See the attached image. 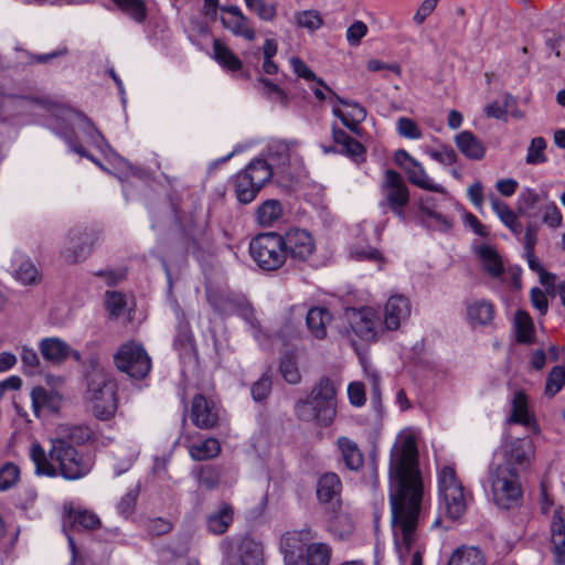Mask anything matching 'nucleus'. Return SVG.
Listing matches in <instances>:
<instances>
[{
  "instance_id": "f257e3e1",
  "label": "nucleus",
  "mask_w": 565,
  "mask_h": 565,
  "mask_svg": "<svg viewBox=\"0 0 565 565\" xmlns=\"http://www.w3.org/2000/svg\"><path fill=\"white\" fill-rule=\"evenodd\" d=\"M390 503L394 535H401L408 551L416 540V530L424 502V482L418 466L416 438L399 435L390 456Z\"/></svg>"
},
{
  "instance_id": "f03ea898",
  "label": "nucleus",
  "mask_w": 565,
  "mask_h": 565,
  "mask_svg": "<svg viewBox=\"0 0 565 565\" xmlns=\"http://www.w3.org/2000/svg\"><path fill=\"white\" fill-rule=\"evenodd\" d=\"M30 457L38 475L55 477L61 475L66 480H77L89 473L93 463L81 455L77 449L64 438L51 440L49 456L43 447L34 443L30 448Z\"/></svg>"
},
{
  "instance_id": "7ed1b4c3",
  "label": "nucleus",
  "mask_w": 565,
  "mask_h": 565,
  "mask_svg": "<svg viewBox=\"0 0 565 565\" xmlns=\"http://www.w3.org/2000/svg\"><path fill=\"white\" fill-rule=\"evenodd\" d=\"M85 398L94 416L102 420L111 418L118 407L117 384L97 358L89 360L86 371Z\"/></svg>"
},
{
  "instance_id": "20e7f679",
  "label": "nucleus",
  "mask_w": 565,
  "mask_h": 565,
  "mask_svg": "<svg viewBox=\"0 0 565 565\" xmlns=\"http://www.w3.org/2000/svg\"><path fill=\"white\" fill-rule=\"evenodd\" d=\"M318 533L310 526L285 533V565H330L332 547L313 542Z\"/></svg>"
},
{
  "instance_id": "39448f33",
  "label": "nucleus",
  "mask_w": 565,
  "mask_h": 565,
  "mask_svg": "<svg viewBox=\"0 0 565 565\" xmlns=\"http://www.w3.org/2000/svg\"><path fill=\"white\" fill-rule=\"evenodd\" d=\"M297 417L305 422H315L319 426L331 425L337 415V388L334 382L323 376L312 387L306 399L295 406Z\"/></svg>"
},
{
  "instance_id": "423d86ee",
  "label": "nucleus",
  "mask_w": 565,
  "mask_h": 565,
  "mask_svg": "<svg viewBox=\"0 0 565 565\" xmlns=\"http://www.w3.org/2000/svg\"><path fill=\"white\" fill-rule=\"evenodd\" d=\"M489 482L492 500L499 508L508 510L519 503L522 488L516 468L492 463L489 468Z\"/></svg>"
},
{
  "instance_id": "0eeeda50",
  "label": "nucleus",
  "mask_w": 565,
  "mask_h": 565,
  "mask_svg": "<svg viewBox=\"0 0 565 565\" xmlns=\"http://www.w3.org/2000/svg\"><path fill=\"white\" fill-rule=\"evenodd\" d=\"M440 509L452 520L459 519L467 508L463 487L454 468L445 466L438 473Z\"/></svg>"
},
{
  "instance_id": "6e6552de",
  "label": "nucleus",
  "mask_w": 565,
  "mask_h": 565,
  "mask_svg": "<svg viewBox=\"0 0 565 565\" xmlns=\"http://www.w3.org/2000/svg\"><path fill=\"white\" fill-rule=\"evenodd\" d=\"M273 177L269 163L263 159L253 160L235 178V193L241 203L247 204L255 200L260 189Z\"/></svg>"
},
{
  "instance_id": "1a4fd4ad",
  "label": "nucleus",
  "mask_w": 565,
  "mask_h": 565,
  "mask_svg": "<svg viewBox=\"0 0 565 565\" xmlns=\"http://www.w3.org/2000/svg\"><path fill=\"white\" fill-rule=\"evenodd\" d=\"M249 253L263 270H276L282 265V236L276 232L258 234L250 241Z\"/></svg>"
},
{
  "instance_id": "9d476101",
  "label": "nucleus",
  "mask_w": 565,
  "mask_h": 565,
  "mask_svg": "<svg viewBox=\"0 0 565 565\" xmlns=\"http://www.w3.org/2000/svg\"><path fill=\"white\" fill-rule=\"evenodd\" d=\"M114 363L120 372L136 380L146 377L151 370L148 353L135 341L126 342L118 348L114 354Z\"/></svg>"
},
{
  "instance_id": "9b49d317",
  "label": "nucleus",
  "mask_w": 565,
  "mask_h": 565,
  "mask_svg": "<svg viewBox=\"0 0 565 565\" xmlns=\"http://www.w3.org/2000/svg\"><path fill=\"white\" fill-rule=\"evenodd\" d=\"M535 455L534 443L530 437L511 438L505 440L497 458L501 461L494 462L498 466H510L516 470H525L530 467Z\"/></svg>"
},
{
  "instance_id": "f8f14e48",
  "label": "nucleus",
  "mask_w": 565,
  "mask_h": 565,
  "mask_svg": "<svg viewBox=\"0 0 565 565\" xmlns=\"http://www.w3.org/2000/svg\"><path fill=\"white\" fill-rule=\"evenodd\" d=\"M381 193L383 196L381 204H386L394 214L404 220L403 209L409 201V191L403 177L394 170H386Z\"/></svg>"
},
{
  "instance_id": "ddd939ff",
  "label": "nucleus",
  "mask_w": 565,
  "mask_h": 565,
  "mask_svg": "<svg viewBox=\"0 0 565 565\" xmlns=\"http://www.w3.org/2000/svg\"><path fill=\"white\" fill-rule=\"evenodd\" d=\"M94 239L85 228L70 230L61 242L60 254L67 264H77L85 260L92 253Z\"/></svg>"
},
{
  "instance_id": "4468645a",
  "label": "nucleus",
  "mask_w": 565,
  "mask_h": 565,
  "mask_svg": "<svg viewBox=\"0 0 565 565\" xmlns=\"http://www.w3.org/2000/svg\"><path fill=\"white\" fill-rule=\"evenodd\" d=\"M349 321L352 332L365 341L376 340L384 331L376 311L370 307L353 310L349 315Z\"/></svg>"
},
{
  "instance_id": "2eb2a0df",
  "label": "nucleus",
  "mask_w": 565,
  "mask_h": 565,
  "mask_svg": "<svg viewBox=\"0 0 565 565\" xmlns=\"http://www.w3.org/2000/svg\"><path fill=\"white\" fill-rule=\"evenodd\" d=\"M445 200V195L441 199L433 195H424L419 199V217L423 224L440 232H447L452 227V221L440 212L441 202Z\"/></svg>"
},
{
  "instance_id": "dca6fc26",
  "label": "nucleus",
  "mask_w": 565,
  "mask_h": 565,
  "mask_svg": "<svg viewBox=\"0 0 565 565\" xmlns=\"http://www.w3.org/2000/svg\"><path fill=\"white\" fill-rule=\"evenodd\" d=\"M220 408L213 399L203 394L193 396L190 411L193 425L201 429H211L216 426Z\"/></svg>"
},
{
  "instance_id": "f3484780",
  "label": "nucleus",
  "mask_w": 565,
  "mask_h": 565,
  "mask_svg": "<svg viewBox=\"0 0 565 565\" xmlns=\"http://www.w3.org/2000/svg\"><path fill=\"white\" fill-rule=\"evenodd\" d=\"M263 554L259 542L243 537L228 553L225 565H263Z\"/></svg>"
},
{
  "instance_id": "a211bd4d",
  "label": "nucleus",
  "mask_w": 565,
  "mask_h": 565,
  "mask_svg": "<svg viewBox=\"0 0 565 565\" xmlns=\"http://www.w3.org/2000/svg\"><path fill=\"white\" fill-rule=\"evenodd\" d=\"M315 250V242L309 232L305 230H290L285 233V258L290 256L295 260H306Z\"/></svg>"
},
{
  "instance_id": "6ab92c4d",
  "label": "nucleus",
  "mask_w": 565,
  "mask_h": 565,
  "mask_svg": "<svg viewBox=\"0 0 565 565\" xmlns=\"http://www.w3.org/2000/svg\"><path fill=\"white\" fill-rule=\"evenodd\" d=\"M411 302L403 295L388 298L384 308L383 330H397L411 316Z\"/></svg>"
},
{
  "instance_id": "aec40b11",
  "label": "nucleus",
  "mask_w": 565,
  "mask_h": 565,
  "mask_svg": "<svg viewBox=\"0 0 565 565\" xmlns=\"http://www.w3.org/2000/svg\"><path fill=\"white\" fill-rule=\"evenodd\" d=\"M342 481L335 472H324L317 481V499L322 504H339Z\"/></svg>"
},
{
  "instance_id": "412c9836",
  "label": "nucleus",
  "mask_w": 565,
  "mask_h": 565,
  "mask_svg": "<svg viewBox=\"0 0 565 565\" xmlns=\"http://www.w3.org/2000/svg\"><path fill=\"white\" fill-rule=\"evenodd\" d=\"M42 356L52 364L63 363L72 353L76 360H79V353L60 338H45L40 342Z\"/></svg>"
},
{
  "instance_id": "4be33fe9",
  "label": "nucleus",
  "mask_w": 565,
  "mask_h": 565,
  "mask_svg": "<svg viewBox=\"0 0 565 565\" xmlns=\"http://www.w3.org/2000/svg\"><path fill=\"white\" fill-rule=\"evenodd\" d=\"M234 520V509L227 502H221L206 516L207 531L215 535L224 534Z\"/></svg>"
},
{
  "instance_id": "5701e85b",
  "label": "nucleus",
  "mask_w": 565,
  "mask_h": 565,
  "mask_svg": "<svg viewBox=\"0 0 565 565\" xmlns=\"http://www.w3.org/2000/svg\"><path fill=\"white\" fill-rule=\"evenodd\" d=\"M551 534L555 565H565V516L562 509L553 513Z\"/></svg>"
},
{
  "instance_id": "b1692460",
  "label": "nucleus",
  "mask_w": 565,
  "mask_h": 565,
  "mask_svg": "<svg viewBox=\"0 0 565 565\" xmlns=\"http://www.w3.org/2000/svg\"><path fill=\"white\" fill-rule=\"evenodd\" d=\"M338 102L345 108H348L347 113L341 111L340 109H333V114L342 121V124L351 130H355L356 126L360 125L366 118L365 108L356 102H352L349 99L341 98L334 94Z\"/></svg>"
},
{
  "instance_id": "393cba45",
  "label": "nucleus",
  "mask_w": 565,
  "mask_h": 565,
  "mask_svg": "<svg viewBox=\"0 0 565 565\" xmlns=\"http://www.w3.org/2000/svg\"><path fill=\"white\" fill-rule=\"evenodd\" d=\"M337 447L349 470L358 471L362 468L364 456L355 441L349 437L341 436L337 439Z\"/></svg>"
},
{
  "instance_id": "a878e982",
  "label": "nucleus",
  "mask_w": 565,
  "mask_h": 565,
  "mask_svg": "<svg viewBox=\"0 0 565 565\" xmlns=\"http://www.w3.org/2000/svg\"><path fill=\"white\" fill-rule=\"evenodd\" d=\"M509 424H519L525 427L534 428L537 430V426L533 415L529 412L527 397L524 392L519 391L514 394L512 399V411L508 418Z\"/></svg>"
},
{
  "instance_id": "bb28decb",
  "label": "nucleus",
  "mask_w": 565,
  "mask_h": 565,
  "mask_svg": "<svg viewBox=\"0 0 565 565\" xmlns=\"http://www.w3.org/2000/svg\"><path fill=\"white\" fill-rule=\"evenodd\" d=\"M459 151L471 160H481L486 154L483 142L469 130H463L455 137Z\"/></svg>"
},
{
  "instance_id": "cd10ccee",
  "label": "nucleus",
  "mask_w": 565,
  "mask_h": 565,
  "mask_svg": "<svg viewBox=\"0 0 565 565\" xmlns=\"http://www.w3.org/2000/svg\"><path fill=\"white\" fill-rule=\"evenodd\" d=\"M476 253L481 260L483 270L492 278H499L504 271L502 257L498 250L488 244L480 245Z\"/></svg>"
},
{
  "instance_id": "c85d7f7f",
  "label": "nucleus",
  "mask_w": 565,
  "mask_h": 565,
  "mask_svg": "<svg viewBox=\"0 0 565 565\" xmlns=\"http://www.w3.org/2000/svg\"><path fill=\"white\" fill-rule=\"evenodd\" d=\"M331 313L323 307L311 308L306 322L311 334L317 339H324L327 335V326L331 322Z\"/></svg>"
},
{
  "instance_id": "c756f323",
  "label": "nucleus",
  "mask_w": 565,
  "mask_h": 565,
  "mask_svg": "<svg viewBox=\"0 0 565 565\" xmlns=\"http://www.w3.org/2000/svg\"><path fill=\"white\" fill-rule=\"evenodd\" d=\"M405 170L411 183L427 191L446 194L444 186L435 183L418 161H412V166L405 167Z\"/></svg>"
},
{
  "instance_id": "7c9ffc66",
  "label": "nucleus",
  "mask_w": 565,
  "mask_h": 565,
  "mask_svg": "<svg viewBox=\"0 0 565 565\" xmlns=\"http://www.w3.org/2000/svg\"><path fill=\"white\" fill-rule=\"evenodd\" d=\"M467 316L471 324H489L494 317L493 305L484 299L473 300L467 306Z\"/></svg>"
},
{
  "instance_id": "2f4dec72",
  "label": "nucleus",
  "mask_w": 565,
  "mask_h": 565,
  "mask_svg": "<svg viewBox=\"0 0 565 565\" xmlns=\"http://www.w3.org/2000/svg\"><path fill=\"white\" fill-rule=\"evenodd\" d=\"M491 207L499 216L502 223L515 235H520L523 231L522 224L518 221L516 214L509 205L495 196L490 198Z\"/></svg>"
},
{
  "instance_id": "473e14b6",
  "label": "nucleus",
  "mask_w": 565,
  "mask_h": 565,
  "mask_svg": "<svg viewBox=\"0 0 565 565\" xmlns=\"http://www.w3.org/2000/svg\"><path fill=\"white\" fill-rule=\"evenodd\" d=\"M448 565H486V557L478 547L461 546L454 551Z\"/></svg>"
},
{
  "instance_id": "72a5a7b5",
  "label": "nucleus",
  "mask_w": 565,
  "mask_h": 565,
  "mask_svg": "<svg viewBox=\"0 0 565 565\" xmlns=\"http://www.w3.org/2000/svg\"><path fill=\"white\" fill-rule=\"evenodd\" d=\"M282 216V205L278 200L263 202L256 212V220L263 227L274 226Z\"/></svg>"
},
{
  "instance_id": "f704fd0d",
  "label": "nucleus",
  "mask_w": 565,
  "mask_h": 565,
  "mask_svg": "<svg viewBox=\"0 0 565 565\" xmlns=\"http://www.w3.org/2000/svg\"><path fill=\"white\" fill-rule=\"evenodd\" d=\"M221 451V445L215 438H206L205 440L193 444L189 448V454L193 460L203 461L215 458Z\"/></svg>"
},
{
  "instance_id": "c9c22d12",
  "label": "nucleus",
  "mask_w": 565,
  "mask_h": 565,
  "mask_svg": "<svg viewBox=\"0 0 565 565\" xmlns=\"http://www.w3.org/2000/svg\"><path fill=\"white\" fill-rule=\"evenodd\" d=\"M289 65L297 78L303 79L307 83L313 82L316 85L328 89L330 94H334V92L326 84V82L318 77L316 73L309 67V65L305 63L300 57L291 56L289 58Z\"/></svg>"
},
{
  "instance_id": "e433bc0d",
  "label": "nucleus",
  "mask_w": 565,
  "mask_h": 565,
  "mask_svg": "<svg viewBox=\"0 0 565 565\" xmlns=\"http://www.w3.org/2000/svg\"><path fill=\"white\" fill-rule=\"evenodd\" d=\"M214 58L230 71H238L242 68L241 60L230 50V47L221 40L215 39L213 42Z\"/></svg>"
},
{
  "instance_id": "4c0bfd02",
  "label": "nucleus",
  "mask_w": 565,
  "mask_h": 565,
  "mask_svg": "<svg viewBox=\"0 0 565 565\" xmlns=\"http://www.w3.org/2000/svg\"><path fill=\"white\" fill-rule=\"evenodd\" d=\"M214 58L230 71H238L242 68L241 60L230 50V47L221 40L215 39L213 42Z\"/></svg>"
},
{
  "instance_id": "58836bf2",
  "label": "nucleus",
  "mask_w": 565,
  "mask_h": 565,
  "mask_svg": "<svg viewBox=\"0 0 565 565\" xmlns=\"http://www.w3.org/2000/svg\"><path fill=\"white\" fill-rule=\"evenodd\" d=\"M222 24L224 28L228 29L233 34L243 36L248 41H253L255 39V30L249 21V19L245 15L237 18H221Z\"/></svg>"
},
{
  "instance_id": "ea45409f",
  "label": "nucleus",
  "mask_w": 565,
  "mask_h": 565,
  "mask_svg": "<svg viewBox=\"0 0 565 565\" xmlns=\"http://www.w3.org/2000/svg\"><path fill=\"white\" fill-rule=\"evenodd\" d=\"M33 412L36 417L42 409H54L57 402V395L42 386L34 387L31 392Z\"/></svg>"
},
{
  "instance_id": "a19ab883",
  "label": "nucleus",
  "mask_w": 565,
  "mask_h": 565,
  "mask_svg": "<svg viewBox=\"0 0 565 565\" xmlns=\"http://www.w3.org/2000/svg\"><path fill=\"white\" fill-rule=\"evenodd\" d=\"M117 7L135 22L143 23L147 19V7L143 0H113Z\"/></svg>"
},
{
  "instance_id": "79ce46f5",
  "label": "nucleus",
  "mask_w": 565,
  "mask_h": 565,
  "mask_svg": "<svg viewBox=\"0 0 565 565\" xmlns=\"http://www.w3.org/2000/svg\"><path fill=\"white\" fill-rule=\"evenodd\" d=\"M70 522L74 527L93 530L99 526V518L87 510H70L68 512Z\"/></svg>"
},
{
  "instance_id": "37998d69",
  "label": "nucleus",
  "mask_w": 565,
  "mask_h": 565,
  "mask_svg": "<svg viewBox=\"0 0 565 565\" xmlns=\"http://www.w3.org/2000/svg\"><path fill=\"white\" fill-rule=\"evenodd\" d=\"M546 140L543 137H535L531 140L526 150L525 162L527 164H541L547 161L545 154Z\"/></svg>"
},
{
  "instance_id": "c03bdc74",
  "label": "nucleus",
  "mask_w": 565,
  "mask_h": 565,
  "mask_svg": "<svg viewBox=\"0 0 565 565\" xmlns=\"http://www.w3.org/2000/svg\"><path fill=\"white\" fill-rule=\"evenodd\" d=\"M76 119L78 121V128L84 131V134L87 136L88 140L99 148L100 150L104 149V147H108L107 141L105 140L104 136L100 134V131L90 122L89 119H87L85 116L76 115Z\"/></svg>"
},
{
  "instance_id": "a18cd8bd",
  "label": "nucleus",
  "mask_w": 565,
  "mask_h": 565,
  "mask_svg": "<svg viewBox=\"0 0 565 565\" xmlns=\"http://www.w3.org/2000/svg\"><path fill=\"white\" fill-rule=\"evenodd\" d=\"M515 327L518 332V341L530 343L533 339V321L529 313L519 310L515 313Z\"/></svg>"
},
{
  "instance_id": "49530a36",
  "label": "nucleus",
  "mask_w": 565,
  "mask_h": 565,
  "mask_svg": "<svg viewBox=\"0 0 565 565\" xmlns=\"http://www.w3.org/2000/svg\"><path fill=\"white\" fill-rule=\"evenodd\" d=\"M298 358L299 352L297 350L285 353V382L289 384H298L301 381Z\"/></svg>"
},
{
  "instance_id": "de8ad7c7",
  "label": "nucleus",
  "mask_w": 565,
  "mask_h": 565,
  "mask_svg": "<svg viewBox=\"0 0 565 565\" xmlns=\"http://www.w3.org/2000/svg\"><path fill=\"white\" fill-rule=\"evenodd\" d=\"M565 384V370L562 366H554L548 373L545 384V394L548 397L555 396Z\"/></svg>"
},
{
  "instance_id": "09e8293b",
  "label": "nucleus",
  "mask_w": 565,
  "mask_h": 565,
  "mask_svg": "<svg viewBox=\"0 0 565 565\" xmlns=\"http://www.w3.org/2000/svg\"><path fill=\"white\" fill-rule=\"evenodd\" d=\"M513 97L507 94L502 100H494L484 107L487 117L495 118L499 120H507L508 109L513 103Z\"/></svg>"
},
{
  "instance_id": "8fccbe9b",
  "label": "nucleus",
  "mask_w": 565,
  "mask_h": 565,
  "mask_svg": "<svg viewBox=\"0 0 565 565\" xmlns=\"http://www.w3.org/2000/svg\"><path fill=\"white\" fill-rule=\"evenodd\" d=\"M397 134L404 138L417 140L423 137V132L415 120L408 117H399L396 121Z\"/></svg>"
},
{
  "instance_id": "3c124183",
  "label": "nucleus",
  "mask_w": 565,
  "mask_h": 565,
  "mask_svg": "<svg viewBox=\"0 0 565 565\" xmlns=\"http://www.w3.org/2000/svg\"><path fill=\"white\" fill-rule=\"evenodd\" d=\"M20 478V469L12 462H7L0 468V491H6L15 486Z\"/></svg>"
},
{
  "instance_id": "603ef678",
  "label": "nucleus",
  "mask_w": 565,
  "mask_h": 565,
  "mask_svg": "<svg viewBox=\"0 0 565 565\" xmlns=\"http://www.w3.org/2000/svg\"><path fill=\"white\" fill-rule=\"evenodd\" d=\"M17 280L23 285H33L39 281V271L29 259L21 262L14 274Z\"/></svg>"
},
{
  "instance_id": "864d4df0",
  "label": "nucleus",
  "mask_w": 565,
  "mask_h": 565,
  "mask_svg": "<svg viewBox=\"0 0 565 565\" xmlns=\"http://www.w3.org/2000/svg\"><path fill=\"white\" fill-rule=\"evenodd\" d=\"M350 256L355 260H367L380 264L384 262V257L381 252L371 246L354 245L350 249Z\"/></svg>"
},
{
  "instance_id": "5fc2aeb1",
  "label": "nucleus",
  "mask_w": 565,
  "mask_h": 565,
  "mask_svg": "<svg viewBox=\"0 0 565 565\" xmlns=\"http://www.w3.org/2000/svg\"><path fill=\"white\" fill-rule=\"evenodd\" d=\"M295 19L298 26L307 29L309 31L318 30L323 23L319 12L315 10H306L299 12L296 14Z\"/></svg>"
},
{
  "instance_id": "6e6d98bb",
  "label": "nucleus",
  "mask_w": 565,
  "mask_h": 565,
  "mask_svg": "<svg viewBox=\"0 0 565 565\" xmlns=\"http://www.w3.org/2000/svg\"><path fill=\"white\" fill-rule=\"evenodd\" d=\"M207 299L214 310L223 315L232 313L236 306L230 297L217 292H209Z\"/></svg>"
},
{
  "instance_id": "4d7b16f0",
  "label": "nucleus",
  "mask_w": 565,
  "mask_h": 565,
  "mask_svg": "<svg viewBox=\"0 0 565 565\" xmlns=\"http://www.w3.org/2000/svg\"><path fill=\"white\" fill-rule=\"evenodd\" d=\"M220 479L218 469L212 466H204L198 472L199 483L210 490L217 487Z\"/></svg>"
},
{
  "instance_id": "13d9d810",
  "label": "nucleus",
  "mask_w": 565,
  "mask_h": 565,
  "mask_svg": "<svg viewBox=\"0 0 565 565\" xmlns=\"http://www.w3.org/2000/svg\"><path fill=\"white\" fill-rule=\"evenodd\" d=\"M105 305L110 316L119 317L126 306L125 296L117 291H107Z\"/></svg>"
},
{
  "instance_id": "bf43d9fd",
  "label": "nucleus",
  "mask_w": 565,
  "mask_h": 565,
  "mask_svg": "<svg viewBox=\"0 0 565 565\" xmlns=\"http://www.w3.org/2000/svg\"><path fill=\"white\" fill-rule=\"evenodd\" d=\"M367 33V25L363 21H354L345 33V39L351 46H358Z\"/></svg>"
},
{
  "instance_id": "052dcab7",
  "label": "nucleus",
  "mask_w": 565,
  "mask_h": 565,
  "mask_svg": "<svg viewBox=\"0 0 565 565\" xmlns=\"http://www.w3.org/2000/svg\"><path fill=\"white\" fill-rule=\"evenodd\" d=\"M139 494V488L136 487L129 490L119 501L117 509L118 512L125 518L129 516L136 507L137 498Z\"/></svg>"
},
{
  "instance_id": "680f3d73",
  "label": "nucleus",
  "mask_w": 565,
  "mask_h": 565,
  "mask_svg": "<svg viewBox=\"0 0 565 565\" xmlns=\"http://www.w3.org/2000/svg\"><path fill=\"white\" fill-rule=\"evenodd\" d=\"M244 2L249 10L263 20H270L275 15V8L264 0H244Z\"/></svg>"
},
{
  "instance_id": "e2e57ef3",
  "label": "nucleus",
  "mask_w": 565,
  "mask_h": 565,
  "mask_svg": "<svg viewBox=\"0 0 565 565\" xmlns=\"http://www.w3.org/2000/svg\"><path fill=\"white\" fill-rule=\"evenodd\" d=\"M271 391V379L265 374L252 386V396L254 401L260 402L265 399Z\"/></svg>"
},
{
  "instance_id": "0e129e2a",
  "label": "nucleus",
  "mask_w": 565,
  "mask_h": 565,
  "mask_svg": "<svg viewBox=\"0 0 565 565\" xmlns=\"http://www.w3.org/2000/svg\"><path fill=\"white\" fill-rule=\"evenodd\" d=\"M539 194L533 189H524L519 196V213L524 214L527 210L533 209L539 202Z\"/></svg>"
},
{
  "instance_id": "69168bd1",
  "label": "nucleus",
  "mask_w": 565,
  "mask_h": 565,
  "mask_svg": "<svg viewBox=\"0 0 565 565\" xmlns=\"http://www.w3.org/2000/svg\"><path fill=\"white\" fill-rule=\"evenodd\" d=\"M348 396L353 406L360 407L365 403L364 385L360 382L350 383L348 386Z\"/></svg>"
},
{
  "instance_id": "338daca9",
  "label": "nucleus",
  "mask_w": 565,
  "mask_h": 565,
  "mask_svg": "<svg viewBox=\"0 0 565 565\" xmlns=\"http://www.w3.org/2000/svg\"><path fill=\"white\" fill-rule=\"evenodd\" d=\"M438 0H424L415 12L413 20L416 24H422L434 12Z\"/></svg>"
},
{
  "instance_id": "774afa93",
  "label": "nucleus",
  "mask_w": 565,
  "mask_h": 565,
  "mask_svg": "<svg viewBox=\"0 0 565 565\" xmlns=\"http://www.w3.org/2000/svg\"><path fill=\"white\" fill-rule=\"evenodd\" d=\"M257 89L267 98L282 97L280 86L267 78L260 77L258 79Z\"/></svg>"
}]
</instances>
